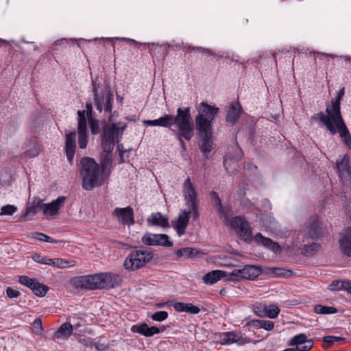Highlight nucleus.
Listing matches in <instances>:
<instances>
[{"mask_svg": "<svg viewBox=\"0 0 351 351\" xmlns=\"http://www.w3.org/2000/svg\"><path fill=\"white\" fill-rule=\"evenodd\" d=\"M199 138V146L204 157L206 159L213 149L212 130L197 131Z\"/></svg>", "mask_w": 351, "mask_h": 351, "instance_id": "obj_13", "label": "nucleus"}, {"mask_svg": "<svg viewBox=\"0 0 351 351\" xmlns=\"http://www.w3.org/2000/svg\"><path fill=\"white\" fill-rule=\"evenodd\" d=\"M171 302L174 309L178 312H185L193 315L198 314L200 312V308L191 303H184L181 302Z\"/></svg>", "mask_w": 351, "mask_h": 351, "instance_id": "obj_24", "label": "nucleus"}, {"mask_svg": "<svg viewBox=\"0 0 351 351\" xmlns=\"http://www.w3.org/2000/svg\"><path fill=\"white\" fill-rule=\"evenodd\" d=\"M321 233L320 223L317 219H311L304 230V237L311 239L319 238Z\"/></svg>", "mask_w": 351, "mask_h": 351, "instance_id": "obj_20", "label": "nucleus"}, {"mask_svg": "<svg viewBox=\"0 0 351 351\" xmlns=\"http://www.w3.org/2000/svg\"><path fill=\"white\" fill-rule=\"evenodd\" d=\"M68 264L69 262L64 259L55 258L52 259L51 266L58 268H66L69 267Z\"/></svg>", "mask_w": 351, "mask_h": 351, "instance_id": "obj_50", "label": "nucleus"}, {"mask_svg": "<svg viewBox=\"0 0 351 351\" xmlns=\"http://www.w3.org/2000/svg\"><path fill=\"white\" fill-rule=\"evenodd\" d=\"M149 226H158L162 228L169 227V219L162 215L161 213H153L147 219Z\"/></svg>", "mask_w": 351, "mask_h": 351, "instance_id": "obj_21", "label": "nucleus"}, {"mask_svg": "<svg viewBox=\"0 0 351 351\" xmlns=\"http://www.w3.org/2000/svg\"><path fill=\"white\" fill-rule=\"evenodd\" d=\"M346 282L344 281L334 280L328 285V288L331 291H338L341 289L346 290Z\"/></svg>", "mask_w": 351, "mask_h": 351, "instance_id": "obj_46", "label": "nucleus"}, {"mask_svg": "<svg viewBox=\"0 0 351 351\" xmlns=\"http://www.w3.org/2000/svg\"><path fill=\"white\" fill-rule=\"evenodd\" d=\"M239 273L240 274L241 280H246V279H247L245 267L243 268H242V269H239Z\"/></svg>", "mask_w": 351, "mask_h": 351, "instance_id": "obj_61", "label": "nucleus"}, {"mask_svg": "<svg viewBox=\"0 0 351 351\" xmlns=\"http://www.w3.org/2000/svg\"><path fill=\"white\" fill-rule=\"evenodd\" d=\"M142 122L144 125L169 128L179 141L182 152H184L186 149L184 140L189 141L194 136L193 122L189 107L178 108L175 116L163 114L156 119H145Z\"/></svg>", "mask_w": 351, "mask_h": 351, "instance_id": "obj_1", "label": "nucleus"}, {"mask_svg": "<svg viewBox=\"0 0 351 351\" xmlns=\"http://www.w3.org/2000/svg\"><path fill=\"white\" fill-rule=\"evenodd\" d=\"M168 317V313L165 311H156L151 315V318L154 321L162 322Z\"/></svg>", "mask_w": 351, "mask_h": 351, "instance_id": "obj_49", "label": "nucleus"}, {"mask_svg": "<svg viewBox=\"0 0 351 351\" xmlns=\"http://www.w3.org/2000/svg\"><path fill=\"white\" fill-rule=\"evenodd\" d=\"M197 111L195 119L197 131L212 130L213 121L219 112V108L202 102L197 107Z\"/></svg>", "mask_w": 351, "mask_h": 351, "instance_id": "obj_6", "label": "nucleus"}, {"mask_svg": "<svg viewBox=\"0 0 351 351\" xmlns=\"http://www.w3.org/2000/svg\"><path fill=\"white\" fill-rule=\"evenodd\" d=\"M153 258L152 250L143 247H134L124 261V267L129 271H134L146 265Z\"/></svg>", "mask_w": 351, "mask_h": 351, "instance_id": "obj_7", "label": "nucleus"}, {"mask_svg": "<svg viewBox=\"0 0 351 351\" xmlns=\"http://www.w3.org/2000/svg\"><path fill=\"white\" fill-rule=\"evenodd\" d=\"M38 154H39V149L36 145H34V147L31 149L26 151L25 152V155L29 158L35 157V156H38Z\"/></svg>", "mask_w": 351, "mask_h": 351, "instance_id": "obj_58", "label": "nucleus"}, {"mask_svg": "<svg viewBox=\"0 0 351 351\" xmlns=\"http://www.w3.org/2000/svg\"><path fill=\"white\" fill-rule=\"evenodd\" d=\"M80 167L84 189L90 191L103 184V175H100L99 166L94 159L89 157L82 158L80 160Z\"/></svg>", "mask_w": 351, "mask_h": 351, "instance_id": "obj_4", "label": "nucleus"}, {"mask_svg": "<svg viewBox=\"0 0 351 351\" xmlns=\"http://www.w3.org/2000/svg\"><path fill=\"white\" fill-rule=\"evenodd\" d=\"M43 201L40 198H34L32 202L27 205L26 210L20 217L21 221H25L31 219L32 217L38 213L40 210L43 211Z\"/></svg>", "mask_w": 351, "mask_h": 351, "instance_id": "obj_17", "label": "nucleus"}, {"mask_svg": "<svg viewBox=\"0 0 351 351\" xmlns=\"http://www.w3.org/2000/svg\"><path fill=\"white\" fill-rule=\"evenodd\" d=\"M310 339L304 333H300L295 335L290 341V346H300V344H304L309 341Z\"/></svg>", "mask_w": 351, "mask_h": 351, "instance_id": "obj_38", "label": "nucleus"}, {"mask_svg": "<svg viewBox=\"0 0 351 351\" xmlns=\"http://www.w3.org/2000/svg\"><path fill=\"white\" fill-rule=\"evenodd\" d=\"M228 280L232 282H239L242 280L239 269H234L231 273L227 274Z\"/></svg>", "mask_w": 351, "mask_h": 351, "instance_id": "obj_53", "label": "nucleus"}, {"mask_svg": "<svg viewBox=\"0 0 351 351\" xmlns=\"http://www.w3.org/2000/svg\"><path fill=\"white\" fill-rule=\"evenodd\" d=\"M342 97L337 95V96L331 100V106L326 107L327 116L330 118L341 119V100Z\"/></svg>", "mask_w": 351, "mask_h": 351, "instance_id": "obj_23", "label": "nucleus"}, {"mask_svg": "<svg viewBox=\"0 0 351 351\" xmlns=\"http://www.w3.org/2000/svg\"><path fill=\"white\" fill-rule=\"evenodd\" d=\"M73 326L70 323H64L60 326L53 335V339H67L73 332Z\"/></svg>", "mask_w": 351, "mask_h": 351, "instance_id": "obj_28", "label": "nucleus"}, {"mask_svg": "<svg viewBox=\"0 0 351 351\" xmlns=\"http://www.w3.org/2000/svg\"><path fill=\"white\" fill-rule=\"evenodd\" d=\"M268 274L272 277H290L293 275V271L285 268L270 267L268 268Z\"/></svg>", "mask_w": 351, "mask_h": 351, "instance_id": "obj_32", "label": "nucleus"}, {"mask_svg": "<svg viewBox=\"0 0 351 351\" xmlns=\"http://www.w3.org/2000/svg\"><path fill=\"white\" fill-rule=\"evenodd\" d=\"M311 119L315 121L319 120L332 134H335L337 132L335 128L336 125L341 137L345 138L347 135H350L341 116L339 119L335 117L330 118L323 112H319V113L313 115Z\"/></svg>", "mask_w": 351, "mask_h": 351, "instance_id": "obj_8", "label": "nucleus"}, {"mask_svg": "<svg viewBox=\"0 0 351 351\" xmlns=\"http://www.w3.org/2000/svg\"><path fill=\"white\" fill-rule=\"evenodd\" d=\"M16 210V206L7 204L1 208L0 215H12Z\"/></svg>", "mask_w": 351, "mask_h": 351, "instance_id": "obj_47", "label": "nucleus"}, {"mask_svg": "<svg viewBox=\"0 0 351 351\" xmlns=\"http://www.w3.org/2000/svg\"><path fill=\"white\" fill-rule=\"evenodd\" d=\"M149 326L145 324H135L131 327V331L132 332L139 333L143 336L147 337Z\"/></svg>", "mask_w": 351, "mask_h": 351, "instance_id": "obj_39", "label": "nucleus"}, {"mask_svg": "<svg viewBox=\"0 0 351 351\" xmlns=\"http://www.w3.org/2000/svg\"><path fill=\"white\" fill-rule=\"evenodd\" d=\"M226 336L227 337V340L225 343H229L230 345L237 343L239 346H242L249 342L247 339L242 337V335L240 332H226Z\"/></svg>", "mask_w": 351, "mask_h": 351, "instance_id": "obj_27", "label": "nucleus"}, {"mask_svg": "<svg viewBox=\"0 0 351 351\" xmlns=\"http://www.w3.org/2000/svg\"><path fill=\"white\" fill-rule=\"evenodd\" d=\"M220 343L221 345H230L229 343H225L227 340V337L226 336V332L221 334L220 336Z\"/></svg>", "mask_w": 351, "mask_h": 351, "instance_id": "obj_62", "label": "nucleus"}, {"mask_svg": "<svg viewBox=\"0 0 351 351\" xmlns=\"http://www.w3.org/2000/svg\"><path fill=\"white\" fill-rule=\"evenodd\" d=\"M324 342L332 344L335 342H343L345 341V339L340 337H335V336H326L324 337Z\"/></svg>", "mask_w": 351, "mask_h": 351, "instance_id": "obj_52", "label": "nucleus"}, {"mask_svg": "<svg viewBox=\"0 0 351 351\" xmlns=\"http://www.w3.org/2000/svg\"><path fill=\"white\" fill-rule=\"evenodd\" d=\"M280 313V308L276 304H270L267 306L265 317L270 319H275Z\"/></svg>", "mask_w": 351, "mask_h": 351, "instance_id": "obj_40", "label": "nucleus"}, {"mask_svg": "<svg viewBox=\"0 0 351 351\" xmlns=\"http://www.w3.org/2000/svg\"><path fill=\"white\" fill-rule=\"evenodd\" d=\"M101 289H110L121 285V276L114 274H101Z\"/></svg>", "mask_w": 351, "mask_h": 351, "instance_id": "obj_18", "label": "nucleus"}, {"mask_svg": "<svg viewBox=\"0 0 351 351\" xmlns=\"http://www.w3.org/2000/svg\"><path fill=\"white\" fill-rule=\"evenodd\" d=\"M227 276V273L221 270H213L207 273L203 277V281L206 285H212L217 282L223 277Z\"/></svg>", "mask_w": 351, "mask_h": 351, "instance_id": "obj_25", "label": "nucleus"}, {"mask_svg": "<svg viewBox=\"0 0 351 351\" xmlns=\"http://www.w3.org/2000/svg\"><path fill=\"white\" fill-rule=\"evenodd\" d=\"M230 226L238 234L241 239L247 243H250L254 240L256 243L262 245L267 249L271 250L275 254L281 252V247L271 239L265 237L261 233H257L252 237V228L250 223L241 217H233L230 221Z\"/></svg>", "mask_w": 351, "mask_h": 351, "instance_id": "obj_3", "label": "nucleus"}, {"mask_svg": "<svg viewBox=\"0 0 351 351\" xmlns=\"http://www.w3.org/2000/svg\"><path fill=\"white\" fill-rule=\"evenodd\" d=\"M6 294L7 296L11 299L18 298L21 295L19 291L11 287H8L6 289Z\"/></svg>", "mask_w": 351, "mask_h": 351, "instance_id": "obj_57", "label": "nucleus"}, {"mask_svg": "<svg viewBox=\"0 0 351 351\" xmlns=\"http://www.w3.org/2000/svg\"><path fill=\"white\" fill-rule=\"evenodd\" d=\"M246 326L255 328H263L267 331H271L274 328V323L269 320L252 319L247 322Z\"/></svg>", "mask_w": 351, "mask_h": 351, "instance_id": "obj_29", "label": "nucleus"}, {"mask_svg": "<svg viewBox=\"0 0 351 351\" xmlns=\"http://www.w3.org/2000/svg\"><path fill=\"white\" fill-rule=\"evenodd\" d=\"M314 346V341L313 339H309L308 341L304 344H300V346H296L295 350L297 351H309Z\"/></svg>", "mask_w": 351, "mask_h": 351, "instance_id": "obj_51", "label": "nucleus"}, {"mask_svg": "<svg viewBox=\"0 0 351 351\" xmlns=\"http://www.w3.org/2000/svg\"><path fill=\"white\" fill-rule=\"evenodd\" d=\"M69 40H67L66 38H62L60 40H58L56 41H55L53 43V44L51 45V49L53 50V51H56L57 50V46L58 45H62L63 43L64 42H67Z\"/></svg>", "mask_w": 351, "mask_h": 351, "instance_id": "obj_60", "label": "nucleus"}, {"mask_svg": "<svg viewBox=\"0 0 351 351\" xmlns=\"http://www.w3.org/2000/svg\"><path fill=\"white\" fill-rule=\"evenodd\" d=\"M341 252L346 256L351 257V227L348 228L339 240Z\"/></svg>", "mask_w": 351, "mask_h": 351, "instance_id": "obj_22", "label": "nucleus"}, {"mask_svg": "<svg viewBox=\"0 0 351 351\" xmlns=\"http://www.w3.org/2000/svg\"><path fill=\"white\" fill-rule=\"evenodd\" d=\"M165 330V328L163 326L162 328H159L156 326H151L149 328L148 333L147 337H150L154 336V335L159 334L163 332Z\"/></svg>", "mask_w": 351, "mask_h": 351, "instance_id": "obj_55", "label": "nucleus"}, {"mask_svg": "<svg viewBox=\"0 0 351 351\" xmlns=\"http://www.w3.org/2000/svg\"><path fill=\"white\" fill-rule=\"evenodd\" d=\"M66 199L65 197H59L56 200L49 204L43 202V213L46 216H53L58 213L59 210L62 206Z\"/></svg>", "mask_w": 351, "mask_h": 351, "instance_id": "obj_19", "label": "nucleus"}, {"mask_svg": "<svg viewBox=\"0 0 351 351\" xmlns=\"http://www.w3.org/2000/svg\"><path fill=\"white\" fill-rule=\"evenodd\" d=\"M247 279H254L262 273L260 267L252 265L245 266Z\"/></svg>", "mask_w": 351, "mask_h": 351, "instance_id": "obj_33", "label": "nucleus"}, {"mask_svg": "<svg viewBox=\"0 0 351 351\" xmlns=\"http://www.w3.org/2000/svg\"><path fill=\"white\" fill-rule=\"evenodd\" d=\"M219 56L220 58H228V59H230L233 62H238V60H234L233 58H230V55L228 53H226V52H223L222 53L219 54Z\"/></svg>", "mask_w": 351, "mask_h": 351, "instance_id": "obj_63", "label": "nucleus"}, {"mask_svg": "<svg viewBox=\"0 0 351 351\" xmlns=\"http://www.w3.org/2000/svg\"><path fill=\"white\" fill-rule=\"evenodd\" d=\"M93 93L94 94L95 105L97 110L101 112L102 110L106 114H110L112 111V103L113 101V95L108 90L105 93L99 94L98 90L99 83L97 82V79L92 80Z\"/></svg>", "mask_w": 351, "mask_h": 351, "instance_id": "obj_9", "label": "nucleus"}, {"mask_svg": "<svg viewBox=\"0 0 351 351\" xmlns=\"http://www.w3.org/2000/svg\"><path fill=\"white\" fill-rule=\"evenodd\" d=\"M344 141H345L346 145L349 148H351V136L347 135V136L344 138Z\"/></svg>", "mask_w": 351, "mask_h": 351, "instance_id": "obj_64", "label": "nucleus"}, {"mask_svg": "<svg viewBox=\"0 0 351 351\" xmlns=\"http://www.w3.org/2000/svg\"><path fill=\"white\" fill-rule=\"evenodd\" d=\"M314 311L317 314L328 315L337 313V309L333 306H326L321 304H317L314 306Z\"/></svg>", "mask_w": 351, "mask_h": 351, "instance_id": "obj_36", "label": "nucleus"}, {"mask_svg": "<svg viewBox=\"0 0 351 351\" xmlns=\"http://www.w3.org/2000/svg\"><path fill=\"white\" fill-rule=\"evenodd\" d=\"M198 250L192 247H183L178 250L176 252V255L178 258H189L196 256L198 254Z\"/></svg>", "mask_w": 351, "mask_h": 351, "instance_id": "obj_31", "label": "nucleus"}, {"mask_svg": "<svg viewBox=\"0 0 351 351\" xmlns=\"http://www.w3.org/2000/svg\"><path fill=\"white\" fill-rule=\"evenodd\" d=\"M33 293L38 297H44L47 291L49 290V288L43 285L40 283L38 281H36L35 285L32 287V289Z\"/></svg>", "mask_w": 351, "mask_h": 351, "instance_id": "obj_37", "label": "nucleus"}, {"mask_svg": "<svg viewBox=\"0 0 351 351\" xmlns=\"http://www.w3.org/2000/svg\"><path fill=\"white\" fill-rule=\"evenodd\" d=\"M76 151V132H70L65 134L64 152L70 165H73Z\"/></svg>", "mask_w": 351, "mask_h": 351, "instance_id": "obj_14", "label": "nucleus"}, {"mask_svg": "<svg viewBox=\"0 0 351 351\" xmlns=\"http://www.w3.org/2000/svg\"><path fill=\"white\" fill-rule=\"evenodd\" d=\"M141 240L146 245H162L165 247L173 245V243L169 239V237L165 234L146 233Z\"/></svg>", "mask_w": 351, "mask_h": 351, "instance_id": "obj_12", "label": "nucleus"}, {"mask_svg": "<svg viewBox=\"0 0 351 351\" xmlns=\"http://www.w3.org/2000/svg\"><path fill=\"white\" fill-rule=\"evenodd\" d=\"M184 48L191 51H195L200 53H205L209 56H216V54L210 49L204 48L202 47H191L190 45H186L184 46Z\"/></svg>", "mask_w": 351, "mask_h": 351, "instance_id": "obj_48", "label": "nucleus"}, {"mask_svg": "<svg viewBox=\"0 0 351 351\" xmlns=\"http://www.w3.org/2000/svg\"><path fill=\"white\" fill-rule=\"evenodd\" d=\"M33 237L40 241L48 242L51 243H57L58 241L53 239L51 237L41 232H34L33 233Z\"/></svg>", "mask_w": 351, "mask_h": 351, "instance_id": "obj_42", "label": "nucleus"}, {"mask_svg": "<svg viewBox=\"0 0 351 351\" xmlns=\"http://www.w3.org/2000/svg\"><path fill=\"white\" fill-rule=\"evenodd\" d=\"M116 39L117 40H123V41H125L126 43H133L137 46H141V45H155L156 44L152 43H140V42H138L134 39H132V38H116Z\"/></svg>", "mask_w": 351, "mask_h": 351, "instance_id": "obj_56", "label": "nucleus"}, {"mask_svg": "<svg viewBox=\"0 0 351 351\" xmlns=\"http://www.w3.org/2000/svg\"><path fill=\"white\" fill-rule=\"evenodd\" d=\"M182 193L184 204L188 209L180 210L177 219L172 221L173 226L179 236L185 233L191 217L193 221H197L199 217L197 194L189 178L183 183Z\"/></svg>", "mask_w": 351, "mask_h": 351, "instance_id": "obj_2", "label": "nucleus"}, {"mask_svg": "<svg viewBox=\"0 0 351 351\" xmlns=\"http://www.w3.org/2000/svg\"><path fill=\"white\" fill-rule=\"evenodd\" d=\"M33 326L35 332L37 335H40L43 330L42 321L40 318H37L34 321Z\"/></svg>", "mask_w": 351, "mask_h": 351, "instance_id": "obj_54", "label": "nucleus"}, {"mask_svg": "<svg viewBox=\"0 0 351 351\" xmlns=\"http://www.w3.org/2000/svg\"><path fill=\"white\" fill-rule=\"evenodd\" d=\"M267 305L262 303H256L253 305L252 309L255 315L260 317H265Z\"/></svg>", "mask_w": 351, "mask_h": 351, "instance_id": "obj_41", "label": "nucleus"}, {"mask_svg": "<svg viewBox=\"0 0 351 351\" xmlns=\"http://www.w3.org/2000/svg\"><path fill=\"white\" fill-rule=\"evenodd\" d=\"M91 133L96 135L100 132L99 121L93 117L88 119Z\"/></svg>", "mask_w": 351, "mask_h": 351, "instance_id": "obj_45", "label": "nucleus"}, {"mask_svg": "<svg viewBox=\"0 0 351 351\" xmlns=\"http://www.w3.org/2000/svg\"><path fill=\"white\" fill-rule=\"evenodd\" d=\"M86 114L88 119L93 117V106L91 102H86Z\"/></svg>", "mask_w": 351, "mask_h": 351, "instance_id": "obj_59", "label": "nucleus"}, {"mask_svg": "<svg viewBox=\"0 0 351 351\" xmlns=\"http://www.w3.org/2000/svg\"><path fill=\"white\" fill-rule=\"evenodd\" d=\"M336 167L341 180L345 181L351 180V167L348 155H345L340 160H337Z\"/></svg>", "mask_w": 351, "mask_h": 351, "instance_id": "obj_16", "label": "nucleus"}, {"mask_svg": "<svg viewBox=\"0 0 351 351\" xmlns=\"http://www.w3.org/2000/svg\"><path fill=\"white\" fill-rule=\"evenodd\" d=\"M241 110V107L239 104L231 105L227 113V121L232 124L235 123L240 117Z\"/></svg>", "mask_w": 351, "mask_h": 351, "instance_id": "obj_30", "label": "nucleus"}, {"mask_svg": "<svg viewBox=\"0 0 351 351\" xmlns=\"http://www.w3.org/2000/svg\"><path fill=\"white\" fill-rule=\"evenodd\" d=\"M32 259L38 263L51 266L53 258L43 256L39 254H34L32 255Z\"/></svg>", "mask_w": 351, "mask_h": 351, "instance_id": "obj_43", "label": "nucleus"}, {"mask_svg": "<svg viewBox=\"0 0 351 351\" xmlns=\"http://www.w3.org/2000/svg\"><path fill=\"white\" fill-rule=\"evenodd\" d=\"M210 197L213 207L216 208L220 214L224 215V210L221 204V201L217 193H216L214 191H211L210 193Z\"/></svg>", "mask_w": 351, "mask_h": 351, "instance_id": "obj_34", "label": "nucleus"}, {"mask_svg": "<svg viewBox=\"0 0 351 351\" xmlns=\"http://www.w3.org/2000/svg\"><path fill=\"white\" fill-rule=\"evenodd\" d=\"M320 245L317 243L304 245L302 248V254L306 256H313L320 250Z\"/></svg>", "mask_w": 351, "mask_h": 351, "instance_id": "obj_35", "label": "nucleus"}, {"mask_svg": "<svg viewBox=\"0 0 351 351\" xmlns=\"http://www.w3.org/2000/svg\"><path fill=\"white\" fill-rule=\"evenodd\" d=\"M101 274L77 276L71 283L76 289L94 290L101 289Z\"/></svg>", "mask_w": 351, "mask_h": 351, "instance_id": "obj_10", "label": "nucleus"}, {"mask_svg": "<svg viewBox=\"0 0 351 351\" xmlns=\"http://www.w3.org/2000/svg\"><path fill=\"white\" fill-rule=\"evenodd\" d=\"M36 281V280L30 278L27 276H21L19 279L20 284L29 288L30 289H32V287L35 285Z\"/></svg>", "mask_w": 351, "mask_h": 351, "instance_id": "obj_44", "label": "nucleus"}, {"mask_svg": "<svg viewBox=\"0 0 351 351\" xmlns=\"http://www.w3.org/2000/svg\"><path fill=\"white\" fill-rule=\"evenodd\" d=\"M100 163L102 175H108L112 165V152H104L100 157Z\"/></svg>", "mask_w": 351, "mask_h": 351, "instance_id": "obj_26", "label": "nucleus"}, {"mask_svg": "<svg viewBox=\"0 0 351 351\" xmlns=\"http://www.w3.org/2000/svg\"><path fill=\"white\" fill-rule=\"evenodd\" d=\"M77 125L78 145L80 149H85L88 143L87 123L84 110H78Z\"/></svg>", "mask_w": 351, "mask_h": 351, "instance_id": "obj_11", "label": "nucleus"}, {"mask_svg": "<svg viewBox=\"0 0 351 351\" xmlns=\"http://www.w3.org/2000/svg\"><path fill=\"white\" fill-rule=\"evenodd\" d=\"M127 128V124L123 122L112 123L110 125H105L101 134V147L103 152H112L115 145V140L119 142L123 134Z\"/></svg>", "mask_w": 351, "mask_h": 351, "instance_id": "obj_5", "label": "nucleus"}, {"mask_svg": "<svg viewBox=\"0 0 351 351\" xmlns=\"http://www.w3.org/2000/svg\"><path fill=\"white\" fill-rule=\"evenodd\" d=\"M113 215L121 221L123 225L134 224V211L132 207L116 208L113 211Z\"/></svg>", "mask_w": 351, "mask_h": 351, "instance_id": "obj_15", "label": "nucleus"}]
</instances>
